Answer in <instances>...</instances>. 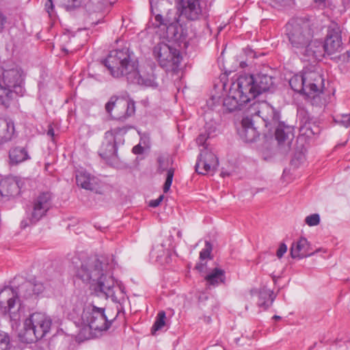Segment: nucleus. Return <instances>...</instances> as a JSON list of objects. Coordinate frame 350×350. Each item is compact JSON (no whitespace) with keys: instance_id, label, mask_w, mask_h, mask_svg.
<instances>
[{"instance_id":"1","label":"nucleus","mask_w":350,"mask_h":350,"mask_svg":"<svg viewBox=\"0 0 350 350\" xmlns=\"http://www.w3.org/2000/svg\"><path fill=\"white\" fill-rule=\"evenodd\" d=\"M103 64L114 78H124L131 84L158 87L152 69L147 71L140 68L137 57L129 48L111 51Z\"/></svg>"},{"instance_id":"2","label":"nucleus","mask_w":350,"mask_h":350,"mask_svg":"<svg viewBox=\"0 0 350 350\" xmlns=\"http://www.w3.org/2000/svg\"><path fill=\"white\" fill-rule=\"evenodd\" d=\"M314 28V20L309 16L292 18L284 27L289 43L304 61L310 62L321 55L322 42L312 40Z\"/></svg>"},{"instance_id":"3","label":"nucleus","mask_w":350,"mask_h":350,"mask_svg":"<svg viewBox=\"0 0 350 350\" xmlns=\"http://www.w3.org/2000/svg\"><path fill=\"white\" fill-rule=\"evenodd\" d=\"M101 262L96 258H88L81 262L77 271V276L83 282L89 283L96 282L95 291L103 295L106 298H111L114 302H120L125 294L124 287L116 284L113 277H107L103 273Z\"/></svg>"},{"instance_id":"4","label":"nucleus","mask_w":350,"mask_h":350,"mask_svg":"<svg viewBox=\"0 0 350 350\" xmlns=\"http://www.w3.org/2000/svg\"><path fill=\"white\" fill-rule=\"evenodd\" d=\"M25 93V74L18 66L0 69V105L9 108Z\"/></svg>"},{"instance_id":"5","label":"nucleus","mask_w":350,"mask_h":350,"mask_svg":"<svg viewBox=\"0 0 350 350\" xmlns=\"http://www.w3.org/2000/svg\"><path fill=\"white\" fill-rule=\"evenodd\" d=\"M51 319L42 312H35L25 319L23 338L25 342L32 343L42 338L49 332Z\"/></svg>"},{"instance_id":"6","label":"nucleus","mask_w":350,"mask_h":350,"mask_svg":"<svg viewBox=\"0 0 350 350\" xmlns=\"http://www.w3.org/2000/svg\"><path fill=\"white\" fill-rule=\"evenodd\" d=\"M240 86L246 90L251 100L254 99L262 92L274 89L275 83L271 76L259 73L256 75H241L238 77Z\"/></svg>"},{"instance_id":"7","label":"nucleus","mask_w":350,"mask_h":350,"mask_svg":"<svg viewBox=\"0 0 350 350\" xmlns=\"http://www.w3.org/2000/svg\"><path fill=\"white\" fill-rule=\"evenodd\" d=\"M19 286L15 290L6 286L0 291V310L4 315L8 314L12 321L21 319Z\"/></svg>"},{"instance_id":"8","label":"nucleus","mask_w":350,"mask_h":350,"mask_svg":"<svg viewBox=\"0 0 350 350\" xmlns=\"http://www.w3.org/2000/svg\"><path fill=\"white\" fill-rule=\"evenodd\" d=\"M304 76L306 88L304 95L312 105L322 106L324 104V99L321 96L323 78L318 72L310 70H304Z\"/></svg>"},{"instance_id":"9","label":"nucleus","mask_w":350,"mask_h":350,"mask_svg":"<svg viewBox=\"0 0 350 350\" xmlns=\"http://www.w3.org/2000/svg\"><path fill=\"white\" fill-rule=\"evenodd\" d=\"M304 76L306 88L304 95L312 105L322 106L324 104V99L321 96L323 78L318 72L310 70H304Z\"/></svg>"},{"instance_id":"10","label":"nucleus","mask_w":350,"mask_h":350,"mask_svg":"<svg viewBox=\"0 0 350 350\" xmlns=\"http://www.w3.org/2000/svg\"><path fill=\"white\" fill-rule=\"evenodd\" d=\"M81 321L84 325L98 332L107 331L113 321L107 319L104 308H98L93 305L87 306L83 308Z\"/></svg>"},{"instance_id":"11","label":"nucleus","mask_w":350,"mask_h":350,"mask_svg":"<svg viewBox=\"0 0 350 350\" xmlns=\"http://www.w3.org/2000/svg\"><path fill=\"white\" fill-rule=\"evenodd\" d=\"M53 205V196L49 191L40 193L32 201L30 208V213L28 215V221L23 220L21 226L26 228L30 224H35L42 218L46 216L47 212Z\"/></svg>"},{"instance_id":"12","label":"nucleus","mask_w":350,"mask_h":350,"mask_svg":"<svg viewBox=\"0 0 350 350\" xmlns=\"http://www.w3.org/2000/svg\"><path fill=\"white\" fill-rule=\"evenodd\" d=\"M153 54L159 65L167 71H175L182 59L178 49L164 42L159 43L154 47Z\"/></svg>"},{"instance_id":"13","label":"nucleus","mask_w":350,"mask_h":350,"mask_svg":"<svg viewBox=\"0 0 350 350\" xmlns=\"http://www.w3.org/2000/svg\"><path fill=\"white\" fill-rule=\"evenodd\" d=\"M105 110L111 118L124 121L135 114V104L129 98L113 96L106 103Z\"/></svg>"},{"instance_id":"14","label":"nucleus","mask_w":350,"mask_h":350,"mask_svg":"<svg viewBox=\"0 0 350 350\" xmlns=\"http://www.w3.org/2000/svg\"><path fill=\"white\" fill-rule=\"evenodd\" d=\"M131 126L117 127L105 133V142L103 143L100 155L104 159L116 157L118 146L124 144V135L131 129Z\"/></svg>"},{"instance_id":"15","label":"nucleus","mask_w":350,"mask_h":350,"mask_svg":"<svg viewBox=\"0 0 350 350\" xmlns=\"http://www.w3.org/2000/svg\"><path fill=\"white\" fill-rule=\"evenodd\" d=\"M251 100L246 90L241 88L240 81L237 79L232 83L228 95L224 98L223 107L227 112L242 110Z\"/></svg>"},{"instance_id":"16","label":"nucleus","mask_w":350,"mask_h":350,"mask_svg":"<svg viewBox=\"0 0 350 350\" xmlns=\"http://www.w3.org/2000/svg\"><path fill=\"white\" fill-rule=\"evenodd\" d=\"M150 10L154 16V23L156 27H164L166 29H173L174 24L179 23L180 15L176 10H169L165 17L161 14L162 10L160 7L168 5L167 0H150Z\"/></svg>"},{"instance_id":"17","label":"nucleus","mask_w":350,"mask_h":350,"mask_svg":"<svg viewBox=\"0 0 350 350\" xmlns=\"http://www.w3.org/2000/svg\"><path fill=\"white\" fill-rule=\"evenodd\" d=\"M219 165L216 155L207 147L201 150L195 165L196 171L199 174L205 175L210 172H215Z\"/></svg>"},{"instance_id":"18","label":"nucleus","mask_w":350,"mask_h":350,"mask_svg":"<svg viewBox=\"0 0 350 350\" xmlns=\"http://www.w3.org/2000/svg\"><path fill=\"white\" fill-rule=\"evenodd\" d=\"M322 53L319 57H314L310 62L320 60L326 53L328 55H334L340 53L342 48V38L339 31L332 29L329 31L325 42H322Z\"/></svg>"},{"instance_id":"19","label":"nucleus","mask_w":350,"mask_h":350,"mask_svg":"<svg viewBox=\"0 0 350 350\" xmlns=\"http://www.w3.org/2000/svg\"><path fill=\"white\" fill-rule=\"evenodd\" d=\"M276 124L275 136L278 146L284 152H288L294 139V127L284 122H278Z\"/></svg>"},{"instance_id":"20","label":"nucleus","mask_w":350,"mask_h":350,"mask_svg":"<svg viewBox=\"0 0 350 350\" xmlns=\"http://www.w3.org/2000/svg\"><path fill=\"white\" fill-rule=\"evenodd\" d=\"M180 6V14L188 20H199L202 16L200 0H181Z\"/></svg>"},{"instance_id":"21","label":"nucleus","mask_w":350,"mask_h":350,"mask_svg":"<svg viewBox=\"0 0 350 350\" xmlns=\"http://www.w3.org/2000/svg\"><path fill=\"white\" fill-rule=\"evenodd\" d=\"M316 252H311L309 242L304 237H301L299 240L293 241L291 248L290 254L292 258L302 259L312 256Z\"/></svg>"},{"instance_id":"22","label":"nucleus","mask_w":350,"mask_h":350,"mask_svg":"<svg viewBox=\"0 0 350 350\" xmlns=\"http://www.w3.org/2000/svg\"><path fill=\"white\" fill-rule=\"evenodd\" d=\"M158 170L160 173L167 171V177L163 185V192L167 193L172 185L174 174V169L170 167L172 165V160L168 157L161 155L157 158Z\"/></svg>"},{"instance_id":"23","label":"nucleus","mask_w":350,"mask_h":350,"mask_svg":"<svg viewBox=\"0 0 350 350\" xmlns=\"http://www.w3.org/2000/svg\"><path fill=\"white\" fill-rule=\"evenodd\" d=\"M258 117L261 118L266 126L276 124L279 122L280 113L266 101H261L258 109Z\"/></svg>"},{"instance_id":"24","label":"nucleus","mask_w":350,"mask_h":350,"mask_svg":"<svg viewBox=\"0 0 350 350\" xmlns=\"http://www.w3.org/2000/svg\"><path fill=\"white\" fill-rule=\"evenodd\" d=\"M240 137L245 142H253L259 136L254 126L252 118L245 116L241 121V128L238 131Z\"/></svg>"},{"instance_id":"25","label":"nucleus","mask_w":350,"mask_h":350,"mask_svg":"<svg viewBox=\"0 0 350 350\" xmlns=\"http://www.w3.org/2000/svg\"><path fill=\"white\" fill-rule=\"evenodd\" d=\"M21 193V186L16 178L8 177L0 182V194L2 196L14 198Z\"/></svg>"},{"instance_id":"26","label":"nucleus","mask_w":350,"mask_h":350,"mask_svg":"<svg viewBox=\"0 0 350 350\" xmlns=\"http://www.w3.org/2000/svg\"><path fill=\"white\" fill-rule=\"evenodd\" d=\"M45 286L38 281L25 282L19 286V294L21 297L25 299L29 298L32 295H40L44 293Z\"/></svg>"},{"instance_id":"27","label":"nucleus","mask_w":350,"mask_h":350,"mask_svg":"<svg viewBox=\"0 0 350 350\" xmlns=\"http://www.w3.org/2000/svg\"><path fill=\"white\" fill-rule=\"evenodd\" d=\"M9 159L10 164L16 165L30 159V156L26 148L16 146L9 150Z\"/></svg>"},{"instance_id":"28","label":"nucleus","mask_w":350,"mask_h":350,"mask_svg":"<svg viewBox=\"0 0 350 350\" xmlns=\"http://www.w3.org/2000/svg\"><path fill=\"white\" fill-rule=\"evenodd\" d=\"M14 131V124L12 120L0 118V144L10 141Z\"/></svg>"},{"instance_id":"29","label":"nucleus","mask_w":350,"mask_h":350,"mask_svg":"<svg viewBox=\"0 0 350 350\" xmlns=\"http://www.w3.org/2000/svg\"><path fill=\"white\" fill-rule=\"evenodd\" d=\"M76 182L78 186L87 190H94L97 185L96 179L90 174L79 171L76 174Z\"/></svg>"},{"instance_id":"30","label":"nucleus","mask_w":350,"mask_h":350,"mask_svg":"<svg viewBox=\"0 0 350 350\" xmlns=\"http://www.w3.org/2000/svg\"><path fill=\"white\" fill-rule=\"evenodd\" d=\"M276 295L271 289L263 286L260 288L258 292V306L264 310L269 308L274 301Z\"/></svg>"},{"instance_id":"31","label":"nucleus","mask_w":350,"mask_h":350,"mask_svg":"<svg viewBox=\"0 0 350 350\" xmlns=\"http://www.w3.org/2000/svg\"><path fill=\"white\" fill-rule=\"evenodd\" d=\"M225 279V271L219 268L213 269L204 278L206 284L209 286H218L221 283H224Z\"/></svg>"},{"instance_id":"32","label":"nucleus","mask_w":350,"mask_h":350,"mask_svg":"<svg viewBox=\"0 0 350 350\" xmlns=\"http://www.w3.org/2000/svg\"><path fill=\"white\" fill-rule=\"evenodd\" d=\"M213 251V245L208 241H205L204 247L200 252V262L196 264L195 269L200 272L203 271L206 263L202 262L206 259H211V252Z\"/></svg>"},{"instance_id":"33","label":"nucleus","mask_w":350,"mask_h":350,"mask_svg":"<svg viewBox=\"0 0 350 350\" xmlns=\"http://www.w3.org/2000/svg\"><path fill=\"white\" fill-rule=\"evenodd\" d=\"M304 71L300 74H297L293 76L289 80V85L291 88L299 94H304Z\"/></svg>"},{"instance_id":"34","label":"nucleus","mask_w":350,"mask_h":350,"mask_svg":"<svg viewBox=\"0 0 350 350\" xmlns=\"http://www.w3.org/2000/svg\"><path fill=\"white\" fill-rule=\"evenodd\" d=\"M165 312L164 311H160L156 317L155 322L151 329L152 334H154L156 332L161 330L165 326Z\"/></svg>"},{"instance_id":"35","label":"nucleus","mask_w":350,"mask_h":350,"mask_svg":"<svg viewBox=\"0 0 350 350\" xmlns=\"http://www.w3.org/2000/svg\"><path fill=\"white\" fill-rule=\"evenodd\" d=\"M336 123L348 128L350 126V114H340L338 115L334 118Z\"/></svg>"},{"instance_id":"36","label":"nucleus","mask_w":350,"mask_h":350,"mask_svg":"<svg viewBox=\"0 0 350 350\" xmlns=\"http://www.w3.org/2000/svg\"><path fill=\"white\" fill-rule=\"evenodd\" d=\"M10 345V337L7 333L0 330V350H7Z\"/></svg>"},{"instance_id":"37","label":"nucleus","mask_w":350,"mask_h":350,"mask_svg":"<svg viewBox=\"0 0 350 350\" xmlns=\"http://www.w3.org/2000/svg\"><path fill=\"white\" fill-rule=\"evenodd\" d=\"M260 103L261 102L260 101H255L252 105H250V107L247 109V117H249L250 116L252 117H258V109Z\"/></svg>"},{"instance_id":"38","label":"nucleus","mask_w":350,"mask_h":350,"mask_svg":"<svg viewBox=\"0 0 350 350\" xmlns=\"http://www.w3.org/2000/svg\"><path fill=\"white\" fill-rule=\"evenodd\" d=\"M173 25H174L173 29H166L167 33H168L169 36H170L174 40H180L181 38V35L179 33L178 29L181 27L180 25L178 23L176 24H174Z\"/></svg>"},{"instance_id":"39","label":"nucleus","mask_w":350,"mask_h":350,"mask_svg":"<svg viewBox=\"0 0 350 350\" xmlns=\"http://www.w3.org/2000/svg\"><path fill=\"white\" fill-rule=\"evenodd\" d=\"M305 222L309 226H314L319 224L320 222V216L317 213L312 214L308 215L305 219Z\"/></svg>"},{"instance_id":"40","label":"nucleus","mask_w":350,"mask_h":350,"mask_svg":"<svg viewBox=\"0 0 350 350\" xmlns=\"http://www.w3.org/2000/svg\"><path fill=\"white\" fill-rule=\"evenodd\" d=\"M81 5V0H67L65 4V8L68 11H72L79 8Z\"/></svg>"},{"instance_id":"41","label":"nucleus","mask_w":350,"mask_h":350,"mask_svg":"<svg viewBox=\"0 0 350 350\" xmlns=\"http://www.w3.org/2000/svg\"><path fill=\"white\" fill-rule=\"evenodd\" d=\"M208 137L209 136L206 133H200L196 139V143L199 146H204V148L207 147L206 146H205V143Z\"/></svg>"},{"instance_id":"42","label":"nucleus","mask_w":350,"mask_h":350,"mask_svg":"<svg viewBox=\"0 0 350 350\" xmlns=\"http://www.w3.org/2000/svg\"><path fill=\"white\" fill-rule=\"evenodd\" d=\"M338 62H349L350 61V51H346L343 54H340L336 57Z\"/></svg>"},{"instance_id":"43","label":"nucleus","mask_w":350,"mask_h":350,"mask_svg":"<svg viewBox=\"0 0 350 350\" xmlns=\"http://www.w3.org/2000/svg\"><path fill=\"white\" fill-rule=\"evenodd\" d=\"M287 251V246L285 243H281L277 250L276 256L281 258Z\"/></svg>"},{"instance_id":"44","label":"nucleus","mask_w":350,"mask_h":350,"mask_svg":"<svg viewBox=\"0 0 350 350\" xmlns=\"http://www.w3.org/2000/svg\"><path fill=\"white\" fill-rule=\"evenodd\" d=\"M163 195H161L157 199L150 201L149 206L153 208L158 206L163 200Z\"/></svg>"},{"instance_id":"45","label":"nucleus","mask_w":350,"mask_h":350,"mask_svg":"<svg viewBox=\"0 0 350 350\" xmlns=\"http://www.w3.org/2000/svg\"><path fill=\"white\" fill-rule=\"evenodd\" d=\"M132 152L135 154H142L144 152V148L139 144L136 145L133 148Z\"/></svg>"},{"instance_id":"46","label":"nucleus","mask_w":350,"mask_h":350,"mask_svg":"<svg viewBox=\"0 0 350 350\" xmlns=\"http://www.w3.org/2000/svg\"><path fill=\"white\" fill-rule=\"evenodd\" d=\"M45 8L48 13L50 14L51 11L53 10L54 5L52 0H47V2L45 3Z\"/></svg>"},{"instance_id":"47","label":"nucleus","mask_w":350,"mask_h":350,"mask_svg":"<svg viewBox=\"0 0 350 350\" xmlns=\"http://www.w3.org/2000/svg\"><path fill=\"white\" fill-rule=\"evenodd\" d=\"M6 22V17L1 12H0V32L3 30L4 25Z\"/></svg>"},{"instance_id":"48","label":"nucleus","mask_w":350,"mask_h":350,"mask_svg":"<svg viewBox=\"0 0 350 350\" xmlns=\"http://www.w3.org/2000/svg\"><path fill=\"white\" fill-rule=\"evenodd\" d=\"M47 135L51 137H54V129L53 128L50 126L49 129H48V131H47Z\"/></svg>"},{"instance_id":"49","label":"nucleus","mask_w":350,"mask_h":350,"mask_svg":"<svg viewBox=\"0 0 350 350\" xmlns=\"http://www.w3.org/2000/svg\"><path fill=\"white\" fill-rule=\"evenodd\" d=\"M240 66H241V68H244V67H245V66H247V64H246V63H245V62H241L240 63Z\"/></svg>"},{"instance_id":"50","label":"nucleus","mask_w":350,"mask_h":350,"mask_svg":"<svg viewBox=\"0 0 350 350\" xmlns=\"http://www.w3.org/2000/svg\"><path fill=\"white\" fill-rule=\"evenodd\" d=\"M273 319H275V320H279V319H281V317H280V316H278V315H274V316L273 317Z\"/></svg>"},{"instance_id":"51","label":"nucleus","mask_w":350,"mask_h":350,"mask_svg":"<svg viewBox=\"0 0 350 350\" xmlns=\"http://www.w3.org/2000/svg\"><path fill=\"white\" fill-rule=\"evenodd\" d=\"M177 236H178V237H181V236H182V233H181V232H180V231H178V233H177Z\"/></svg>"},{"instance_id":"52","label":"nucleus","mask_w":350,"mask_h":350,"mask_svg":"<svg viewBox=\"0 0 350 350\" xmlns=\"http://www.w3.org/2000/svg\"><path fill=\"white\" fill-rule=\"evenodd\" d=\"M325 0H314L316 2H324Z\"/></svg>"}]
</instances>
